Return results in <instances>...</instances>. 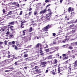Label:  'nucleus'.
Segmentation results:
<instances>
[{"mask_svg": "<svg viewBox=\"0 0 77 77\" xmlns=\"http://www.w3.org/2000/svg\"><path fill=\"white\" fill-rule=\"evenodd\" d=\"M50 28V25L48 24V25L44 28V29H43V31L44 32H46L47 31H48V29H49Z\"/></svg>", "mask_w": 77, "mask_h": 77, "instance_id": "2", "label": "nucleus"}, {"mask_svg": "<svg viewBox=\"0 0 77 77\" xmlns=\"http://www.w3.org/2000/svg\"><path fill=\"white\" fill-rule=\"evenodd\" d=\"M58 71H60V67H59L58 68Z\"/></svg>", "mask_w": 77, "mask_h": 77, "instance_id": "54", "label": "nucleus"}, {"mask_svg": "<svg viewBox=\"0 0 77 77\" xmlns=\"http://www.w3.org/2000/svg\"><path fill=\"white\" fill-rule=\"evenodd\" d=\"M47 7L46 6V7L45 8V10H42L41 11H40V14H43V13H45L46 11H47Z\"/></svg>", "mask_w": 77, "mask_h": 77, "instance_id": "3", "label": "nucleus"}, {"mask_svg": "<svg viewBox=\"0 0 77 77\" xmlns=\"http://www.w3.org/2000/svg\"><path fill=\"white\" fill-rule=\"evenodd\" d=\"M3 44V42H0V46H1V45H2V44Z\"/></svg>", "mask_w": 77, "mask_h": 77, "instance_id": "36", "label": "nucleus"}, {"mask_svg": "<svg viewBox=\"0 0 77 77\" xmlns=\"http://www.w3.org/2000/svg\"><path fill=\"white\" fill-rule=\"evenodd\" d=\"M74 24H72V25H70L69 26V27H70V28H72V27H74Z\"/></svg>", "mask_w": 77, "mask_h": 77, "instance_id": "19", "label": "nucleus"}, {"mask_svg": "<svg viewBox=\"0 0 77 77\" xmlns=\"http://www.w3.org/2000/svg\"><path fill=\"white\" fill-rule=\"evenodd\" d=\"M71 52H72V53H74V52H75V51L74 50H72L71 51Z\"/></svg>", "mask_w": 77, "mask_h": 77, "instance_id": "47", "label": "nucleus"}, {"mask_svg": "<svg viewBox=\"0 0 77 77\" xmlns=\"http://www.w3.org/2000/svg\"><path fill=\"white\" fill-rule=\"evenodd\" d=\"M77 19L75 21V22H68V24H71V23H77Z\"/></svg>", "mask_w": 77, "mask_h": 77, "instance_id": "13", "label": "nucleus"}, {"mask_svg": "<svg viewBox=\"0 0 77 77\" xmlns=\"http://www.w3.org/2000/svg\"><path fill=\"white\" fill-rule=\"evenodd\" d=\"M39 45H40V44L38 43L36 45V47L37 48H38L39 47Z\"/></svg>", "mask_w": 77, "mask_h": 77, "instance_id": "16", "label": "nucleus"}, {"mask_svg": "<svg viewBox=\"0 0 77 77\" xmlns=\"http://www.w3.org/2000/svg\"><path fill=\"white\" fill-rule=\"evenodd\" d=\"M8 29H10L11 30H15V29H14V26H11L8 27Z\"/></svg>", "mask_w": 77, "mask_h": 77, "instance_id": "9", "label": "nucleus"}, {"mask_svg": "<svg viewBox=\"0 0 77 77\" xmlns=\"http://www.w3.org/2000/svg\"><path fill=\"white\" fill-rule=\"evenodd\" d=\"M9 32L8 31L7 33H6V34H9Z\"/></svg>", "mask_w": 77, "mask_h": 77, "instance_id": "61", "label": "nucleus"}, {"mask_svg": "<svg viewBox=\"0 0 77 77\" xmlns=\"http://www.w3.org/2000/svg\"><path fill=\"white\" fill-rule=\"evenodd\" d=\"M55 62L54 63V64H56L57 63V60L56 59H55L54 60Z\"/></svg>", "mask_w": 77, "mask_h": 77, "instance_id": "20", "label": "nucleus"}, {"mask_svg": "<svg viewBox=\"0 0 77 77\" xmlns=\"http://www.w3.org/2000/svg\"><path fill=\"white\" fill-rule=\"evenodd\" d=\"M53 35L54 36H56V34L55 33H53Z\"/></svg>", "mask_w": 77, "mask_h": 77, "instance_id": "58", "label": "nucleus"}, {"mask_svg": "<svg viewBox=\"0 0 77 77\" xmlns=\"http://www.w3.org/2000/svg\"><path fill=\"white\" fill-rule=\"evenodd\" d=\"M77 60L75 61V65H74V67H76L77 66Z\"/></svg>", "mask_w": 77, "mask_h": 77, "instance_id": "14", "label": "nucleus"}, {"mask_svg": "<svg viewBox=\"0 0 77 77\" xmlns=\"http://www.w3.org/2000/svg\"><path fill=\"white\" fill-rule=\"evenodd\" d=\"M8 44L9 45H12V43L11 42H9L8 43Z\"/></svg>", "mask_w": 77, "mask_h": 77, "instance_id": "43", "label": "nucleus"}, {"mask_svg": "<svg viewBox=\"0 0 77 77\" xmlns=\"http://www.w3.org/2000/svg\"><path fill=\"white\" fill-rule=\"evenodd\" d=\"M23 35H25L26 33L24 31V30H23Z\"/></svg>", "mask_w": 77, "mask_h": 77, "instance_id": "50", "label": "nucleus"}, {"mask_svg": "<svg viewBox=\"0 0 77 77\" xmlns=\"http://www.w3.org/2000/svg\"><path fill=\"white\" fill-rule=\"evenodd\" d=\"M47 63V62H41V64L42 65H45Z\"/></svg>", "mask_w": 77, "mask_h": 77, "instance_id": "12", "label": "nucleus"}, {"mask_svg": "<svg viewBox=\"0 0 77 77\" xmlns=\"http://www.w3.org/2000/svg\"><path fill=\"white\" fill-rule=\"evenodd\" d=\"M31 45L28 46L27 47H26V48H29V47H31Z\"/></svg>", "mask_w": 77, "mask_h": 77, "instance_id": "53", "label": "nucleus"}, {"mask_svg": "<svg viewBox=\"0 0 77 77\" xmlns=\"http://www.w3.org/2000/svg\"><path fill=\"white\" fill-rule=\"evenodd\" d=\"M16 6L17 7H20V5H19V4L18 3V2H16Z\"/></svg>", "mask_w": 77, "mask_h": 77, "instance_id": "23", "label": "nucleus"}, {"mask_svg": "<svg viewBox=\"0 0 77 77\" xmlns=\"http://www.w3.org/2000/svg\"><path fill=\"white\" fill-rule=\"evenodd\" d=\"M3 13H5V9H3Z\"/></svg>", "mask_w": 77, "mask_h": 77, "instance_id": "52", "label": "nucleus"}, {"mask_svg": "<svg viewBox=\"0 0 77 77\" xmlns=\"http://www.w3.org/2000/svg\"><path fill=\"white\" fill-rule=\"evenodd\" d=\"M71 10V7H69L68 8V11L69 12H70Z\"/></svg>", "mask_w": 77, "mask_h": 77, "instance_id": "26", "label": "nucleus"}, {"mask_svg": "<svg viewBox=\"0 0 77 77\" xmlns=\"http://www.w3.org/2000/svg\"><path fill=\"white\" fill-rule=\"evenodd\" d=\"M75 43V45H77V42H76Z\"/></svg>", "mask_w": 77, "mask_h": 77, "instance_id": "64", "label": "nucleus"}, {"mask_svg": "<svg viewBox=\"0 0 77 77\" xmlns=\"http://www.w3.org/2000/svg\"><path fill=\"white\" fill-rule=\"evenodd\" d=\"M68 54L69 55H70L71 54V51H69L68 52Z\"/></svg>", "mask_w": 77, "mask_h": 77, "instance_id": "39", "label": "nucleus"}, {"mask_svg": "<svg viewBox=\"0 0 77 77\" xmlns=\"http://www.w3.org/2000/svg\"><path fill=\"white\" fill-rule=\"evenodd\" d=\"M47 44L44 45H43V47H44L45 48H48V45H46Z\"/></svg>", "mask_w": 77, "mask_h": 77, "instance_id": "15", "label": "nucleus"}, {"mask_svg": "<svg viewBox=\"0 0 77 77\" xmlns=\"http://www.w3.org/2000/svg\"><path fill=\"white\" fill-rule=\"evenodd\" d=\"M32 7H31V6H30L29 7V11H32Z\"/></svg>", "mask_w": 77, "mask_h": 77, "instance_id": "34", "label": "nucleus"}, {"mask_svg": "<svg viewBox=\"0 0 77 77\" xmlns=\"http://www.w3.org/2000/svg\"><path fill=\"white\" fill-rule=\"evenodd\" d=\"M50 17L48 18H46L44 20L43 23H45V22H47L48 21H50Z\"/></svg>", "mask_w": 77, "mask_h": 77, "instance_id": "4", "label": "nucleus"}, {"mask_svg": "<svg viewBox=\"0 0 77 77\" xmlns=\"http://www.w3.org/2000/svg\"><path fill=\"white\" fill-rule=\"evenodd\" d=\"M28 57V54H25L24 55V57Z\"/></svg>", "mask_w": 77, "mask_h": 77, "instance_id": "24", "label": "nucleus"}, {"mask_svg": "<svg viewBox=\"0 0 77 77\" xmlns=\"http://www.w3.org/2000/svg\"><path fill=\"white\" fill-rule=\"evenodd\" d=\"M53 44H56V41H54L53 42Z\"/></svg>", "mask_w": 77, "mask_h": 77, "instance_id": "49", "label": "nucleus"}, {"mask_svg": "<svg viewBox=\"0 0 77 77\" xmlns=\"http://www.w3.org/2000/svg\"><path fill=\"white\" fill-rule=\"evenodd\" d=\"M24 23H25V21H23L22 23H21V24H24Z\"/></svg>", "mask_w": 77, "mask_h": 77, "instance_id": "51", "label": "nucleus"}, {"mask_svg": "<svg viewBox=\"0 0 77 77\" xmlns=\"http://www.w3.org/2000/svg\"><path fill=\"white\" fill-rule=\"evenodd\" d=\"M12 43L13 44H14L15 42V41H13L12 42Z\"/></svg>", "mask_w": 77, "mask_h": 77, "instance_id": "57", "label": "nucleus"}, {"mask_svg": "<svg viewBox=\"0 0 77 77\" xmlns=\"http://www.w3.org/2000/svg\"><path fill=\"white\" fill-rule=\"evenodd\" d=\"M55 51H54L53 52H49V54H52V53H53V52H54Z\"/></svg>", "mask_w": 77, "mask_h": 77, "instance_id": "46", "label": "nucleus"}, {"mask_svg": "<svg viewBox=\"0 0 77 77\" xmlns=\"http://www.w3.org/2000/svg\"><path fill=\"white\" fill-rule=\"evenodd\" d=\"M42 48H40V53L41 56H44V53H42Z\"/></svg>", "mask_w": 77, "mask_h": 77, "instance_id": "10", "label": "nucleus"}, {"mask_svg": "<svg viewBox=\"0 0 77 77\" xmlns=\"http://www.w3.org/2000/svg\"><path fill=\"white\" fill-rule=\"evenodd\" d=\"M68 59V57H65L63 59V60H65V59Z\"/></svg>", "mask_w": 77, "mask_h": 77, "instance_id": "48", "label": "nucleus"}, {"mask_svg": "<svg viewBox=\"0 0 77 77\" xmlns=\"http://www.w3.org/2000/svg\"><path fill=\"white\" fill-rule=\"evenodd\" d=\"M41 20H42V21L43 20H45L44 17H42L41 18Z\"/></svg>", "mask_w": 77, "mask_h": 77, "instance_id": "29", "label": "nucleus"}, {"mask_svg": "<svg viewBox=\"0 0 77 77\" xmlns=\"http://www.w3.org/2000/svg\"><path fill=\"white\" fill-rule=\"evenodd\" d=\"M45 51H46V53L49 52V48L45 49Z\"/></svg>", "mask_w": 77, "mask_h": 77, "instance_id": "22", "label": "nucleus"}, {"mask_svg": "<svg viewBox=\"0 0 77 77\" xmlns=\"http://www.w3.org/2000/svg\"><path fill=\"white\" fill-rule=\"evenodd\" d=\"M48 11H49V12H51V10H50V9H48Z\"/></svg>", "mask_w": 77, "mask_h": 77, "instance_id": "60", "label": "nucleus"}, {"mask_svg": "<svg viewBox=\"0 0 77 77\" xmlns=\"http://www.w3.org/2000/svg\"><path fill=\"white\" fill-rule=\"evenodd\" d=\"M15 22L14 21H13L12 22H9L8 23L9 25L8 26H12V25H14L15 24Z\"/></svg>", "mask_w": 77, "mask_h": 77, "instance_id": "5", "label": "nucleus"}, {"mask_svg": "<svg viewBox=\"0 0 77 77\" xmlns=\"http://www.w3.org/2000/svg\"><path fill=\"white\" fill-rule=\"evenodd\" d=\"M34 15H35L36 14H37V11H35L34 13Z\"/></svg>", "mask_w": 77, "mask_h": 77, "instance_id": "32", "label": "nucleus"}, {"mask_svg": "<svg viewBox=\"0 0 77 77\" xmlns=\"http://www.w3.org/2000/svg\"><path fill=\"white\" fill-rule=\"evenodd\" d=\"M24 41H27V40H28V36H25L24 37Z\"/></svg>", "mask_w": 77, "mask_h": 77, "instance_id": "11", "label": "nucleus"}, {"mask_svg": "<svg viewBox=\"0 0 77 77\" xmlns=\"http://www.w3.org/2000/svg\"><path fill=\"white\" fill-rule=\"evenodd\" d=\"M35 64H32L31 65V67H32V68H34V67H35Z\"/></svg>", "mask_w": 77, "mask_h": 77, "instance_id": "37", "label": "nucleus"}, {"mask_svg": "<svg viewBox=\"0 0 77 77\" xmlns=\"http://www.w3.org/2000/svg\"><path fill=\"white\" fill-rule=\"evenodd\" d=\"M75 55H73L72 56V57H73V58H75Z\"/></svg>", "mask_w": 77, "mask_h": 77, "instance_id": "55", "label": "nucleus"}, {"mask_svg": "<svg viewBox=\"0 0 77 77\" xmlns=\"http://www.w3.org/2000/svg\"><path fill=\"white\" fill-rule=\"evenodd\" d=\"M63 56H64L65 57V56H66V54H63Z\"/></svg>", "mask_w": 77, "mask_h": 77, "instance_id": "63", "label": "nucleus"}, {"mask_svg": "<svg viewBox=\"0 0 77 77\" xmlns=\"http://www.w3.org/2000/svg\"><path fill=\"white\" fill-rule=\"evenodd\" d=\"M32 60V59H29L28 60V61H31Z\"/></svg>", "mask_w": 77, "mask_h": 77, "instance_id": "62", "label": "nucleus"}, {"mask_svg": "<svg viewBox=\"0 0 77 77\" xmlns=\"http://www.w3.org/2000/svg\"><path fill=\"white\" fill-rule=\"evenodd\" d=\"M5 29H3V28H2L1 29H0V30L1 31H2V32H4V31H5Z\"/></svg>", "mask_w": 77, "mask_h": 77, "instance_id": "28", "label": "nucleus"}, {"mask_svg": "<svg viewBox=\"0 0 77 77\" xmlns=\"http://www.w3.org/2000/svg\"><path fill=\"white\" fill-rule=\"evenodd\" d=\"M12 71V70H5V72H9V71Z\"/></svg>", "mask_w": 77, "mask_h": 77, "instance_id": "44", "label": "nucleus"}, {"mask_svg": "<svg viewBox=\"0 0 77 77\" xmlns=\"http://www.w3.org/2000/svg\"><path fill=\"white\" fill-rule=\"evenodd\" d=\"M51 50H54V48H50Z\"/></svg>", "mask_w": 77, "mask_h": 77, "instance_id": "56", "label": "nucleus"}, {"mask_svg": "<svg viewBox=\"0 0 77 77\" xmlns=\"http://www.w3.org/2000/svg\"><path fill=\"white\" fill-rule=\"evenodd\" d=\"M76 29H75V28H72V30L69 32L68 33H67V35H69L70 34H74L75 32V30Z\"/></svg>", "mask_w": 77, "mask_h": 77, "instance_id": "1", "label": "nucleus"}, {"mask_svg": "<svg viewBox=\"0 0 77 77\" xmlns=\"http://www.w3.org/2000/svg\"><path fill=\"white\" fill-rule=\"evenodd\" d=\"M73 48L72 46H69L68 48V49H70V50H72Z\"/></svg>", "mask_w": 77, "mask_h": 77, "instance_id": "18", "label": "nucleus"}, {"mask_svg": "<svg viewBox=\"0 0 77 77\" xmlns=\"http://www.w3.org/2000/svg\"><path fill=\"white\" fill-rule=\"evenodd\" d=\"M67 40V38H66L65 39L63 40V41L62 42H63V43H65L66 42V40Z\"/></svg>", "mask_w": 77, "mask_h": 77, "instance_id": "27", "label": "nucleus"}, {"mask_svg": "<svg viewBox=\"0 0 77 77\" xmlns=\"http://www.w3.org/2000/svg\"><path fill=\"white\" fill-rule=\"evenodd\" d=\"M11 5H16V2H13V3H12V2L11 3H9V4H11Z\"/></svg>", "mask_w": 77, "mask_h": 77, "instance_id": "17", "label": "nucleus"}, {"mask_svg": "<svg viewBox=\"0 0 77 77\" xmlns=\"http://www.w3.org/2000/svg\"><path fill=\"white\" fill-rule=\"evenodd\" d=\"M35 72H37L38 74H41V71L40 69H38L35 70Z\"/></svg>", "mask_w": 77, "mask_h": 77, "instance_id": "6", "label": "nucleus"}, {"mask_svg": "<svg viewBox=\"0 0 77 77\" xmlns=\"http://www.w3.org/2000/svg\"><path fill=\"white\" fill-rule=\"evenodd\" d=\"M23 14V11H21L20 12V15H22V14Z\"/></svg>", "mask_w": 77, "mask_h": 77, "instance_id": "45", "label": "nucleus"}, {"mask_svg": "<svg viewBox=\"0 0 77 77\" xmlns=\"http://www.w3.org/2000/svg\"><path fill=\"white\" fill-rule=\"evenodd\" d=\"M46 3H48V2H50V0H46L45 1Z\"/></svg>", "mask_w": 77, "mask_h": 77, "instance_id": "42", "label": "nucleus"}, {"mask_svg": "<svg viewBox=\"0 0 77 77\" xmlns=\"http://www.w3.org/2000/svg\"><path fill=\"white\" fill-rule=\"evenodd\" d=\"M51 14H52V12H51L50 13L47 14L45 16L46 18H48V17H49V18H50H50H51V16L49 15H51Z\"/></svg>", "mask_w": 77, "mask_h": 77, "instance_id": "7", "label": "nucleus"}, {"mask_svg": "<svg viewBox=\"0 0 77 77\" xmlns=\"http://www.w3.org/2000/svg\"><path fill=\"white\" fill-rule=\"evenodd\" d=\"M9 69H14V67H11L9 68Z\"/></svg>", "mask_w": 77, "mask_h": 77, "instance_id": "41", "label": "nucleus"}, {"mask_svg": "<svg viewBox=\"0 0 77 77\" xmlns=\"http://www.w3.org/2000/svg\"><path fill=\"white\" fill-rule=\"evenodd\" d=\"M32 25H33V27H34L37 26V24H36V23H35L34 24H33Z\"/></svg>", "mask_w": 77, "mask_h": 77, "instance_id": "30", "label": "nucleus"}, {"mask_svg": "<svg viewBox=\"0 0 77 77\" xmlns=\"http://www.w3.org/2000/svg\"><path fill=\"white\" fill-rule=\"evenodd\" d=\"M35 69H38L39 68V67L38 66H36L34 67Z\"/></svg>", "mask_w": 77, "mask_h": 77, "instance_id": "31", "label": "nucleus"}, {"mask_svg": "<svg viewBox=\"0 0 77 77\" xmlns=\"http://www.w3.org/2000/svg\"><path fill=\"white\" fill-rule=\"evenodd\" d=\"M52 55H50L48 57V59H52Z\"/></svg>", "mask_w": 77, "mask_h": 77, "instance_id": "21", "label": "nucleus"}, {"mask_svg": "<svg viewBox=\"0 0 77 77\" xmlns=\"http://www.w3.org/2000/svg\"><path fill=\"white\" fill-rule=\"evenodd\" d=\"M15 64L16 65H18V64H17V62H16L15 63Z\"/></svg>", "mask_w": 77, "mask_h": 77, "instance_id": "59", "label": "nucleus"}, {"mask_svg": "<svg viewBox=\"0 0 77 77\" xmlns=\"http://www.w3.org/2000/svg\"><path fill=\"white\" fill-rule=\"evenodd\" d=\"M12 14V11H10L8 13V14H7L6 16H8L9 15H11Z\"/></svg>", "mask_w": 77, "mask_h": 77, "instance_id": "8", "label": "nucleus"}, {"mask_svg": "<svg viewBox=\"0 0 77 77\" xmlns=\"http://www.w3.org/2000/svg\"><path fill=\"white\" fill-rule=\"evenodd\" d=\"M32 31V27H30L29 29V32H31Z\"/></svg>", "mask_w": 77, "mask_h": 77, "instance_id": "25", "label": "nucleus"}, {"mask_svg": "<svg viewBox=\"0 0 77 77\" xmlns=\"http://www.w3.org/2000/svg\"><path fill=\"white\" fill-rule=\"evenodd\" d=\"M71 45L72 46H74V45H75V43H72L71 44Z\"/></svg>", "mask_w": 77, "mask_h": 77, "instance_id": "40", "label": "nucleus"}, {"mask_svg": "<svg viewBox=\"0 0 77 77\" xmlns=\"http://www.w3.org/2000/svg\"><path fill=\"white\" fill-rule=\"evenodd\" d=\"M21 27L22 28H24V24H21Z\"/></svg>", "mask_w": 77, "mask_h": 77, "instance_id": "38", "label": "nucleus"}, {"mask_svg": "<svg viewBox=\"0 0 77 77\" xmlns=\"http://www.w3.org/2000/svg\"><path fill=\"white\" fill-rule=\"evenodd\" d=\"M13 58H11V60H14V57H15V55H13Z\"/></svg>", "mask_w": 77, "mask_h": 77, "instance_id": "35", "label": "nucleus"}, {"mask_svg": "<svg viewBox=\"0 0 77 77\" xmlns=\"http://www.w3.org/2000/svg\"><path fill=\"white\" fill-rule=\"evenodd\" d=\"M28 39L29 41H30V40H31V36H30L29 37H28Z\"/></svg>", "mask_w": 77, "mask_h": 77, "instance_id": "33", "label": "nucleus"}]
</instances>
